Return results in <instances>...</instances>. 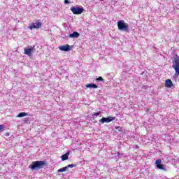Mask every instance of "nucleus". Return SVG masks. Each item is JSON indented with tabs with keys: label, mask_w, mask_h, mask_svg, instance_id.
Segmentation results:
<instances>
[{
	"label": "nucleus",
	"mask_w": 179,
	"mask_h": 179,
	"mask_svg": "<svg viewBox=\"0 0 179 179\" xmlns=\"http://www.w3.org/2000/svg\"><path fill=\"white\" fill-rule=\"evenodd\" d=\"M9 135H10V134H9V132L6 133V136H9Z\"/></svg>",
	"instance_id": "23"
},
{
	"label": "nucleus",
	"mask_w": 179,
	"mask_h": 179,
	"mask_svg": "<svg viewBox=\"0 0 179 179\" xmlns=\"http://www.w3.org/2000/svg\"><path fill=\"white\" fill-rule=\"evenodd\" d=\"M3 128H5V125L1 124L0 125V132H3Z\"/></svg>",
	"instance_id": "16"
},
{
	"label": "nucleus",
	"mask_w": 179,
	"mask_h": 179,
	"mask_svg": "<svg viewBox=\"0 0 179 179\" xmlns=\"http://www.w3.org/2000/svg\"><path fill=\"white\" fill-rule=\"evenodd\" d=\"M101 1H104V0H101Z\"/></svg>",
	"instance_id": "24"
},
{
	"label": "nucleus",
	"mask_w": 179,
	"mask_h": 179,
	"mask_svg": "<svg viewBox=\"0 0 179 179\" xmlns=\"http://www.w3.org/2000/svg\"><path fill=\"white\" fill-rule=\"evenodd\" d=\"M86 87L88 89H97L98 86L96 84L90 83V84H87Z\"/></svg>",
	"instance_id": "12"
},
{
	"label": "nucleus",
	"mask_w": 179,
	"mask_h": 179,
	"mask_svg": "<svg viewBox=\"0 0 179 179\" xmlns=\"http://www.w3.org/2000/svg\"><path fill=\"white\" fill-rule=\"evenodd\" d=\"M24 121V122H27V121H29V117L25 118Z\"/></svg>",
	"instance_id": "22"
},
{
	"label": "nucleus",
	"mask_w": 179,
	"mask_h": 179,
	"mask_svg": "<svg viewBox=\"0 0 179 179\" xmlns=\"http://www.w3.org/2000/svg\"><path fill=\"white\" fill-rule=\"evenodd\" d=\"M67 167H70L71 169H72V167H76V165H73V164H69V165H67Z\"/></svg>",
	"instance_id": "18"
},
{
	"label": "nucleus",
	"mask_w": 179,
	"mask_h": 179,
	"mask_svg": "<svg viewBox=\"0 0 179 179\" xmlns=\"http://www.w3.org/2000/svg\"><path fill=\"white\" fill-rule=\"evenodd\" d=\"M80 34L78 31H73L72 34H70L69 36L70 38H78Z\"/></svg>",
	"instance_id": "10"
},
{
	"label": "nucleus",
	"mask_w": 179,
	"mask_h": 179,
	"mask_svg": "<svg viewBox=\"0 0 179 179\" xmlns=\"http://www.w3.org/2000/svg\"><path fill=\"white\" fill-rule=\"evenodd\" d=\"M65 171V169L63 168H61L57 170V173H64Z\"/></svg>",
	"instance_id": "15"
},
{
	"label": "nucleus",
	"mask_w": 179,
	"mask_h": 179,
	"mask_svg": "<svg viewBox=\"0 0 179 179\" xmlns=\"http://www.w3.org/2000/svg\"><path fill=\"white\" fill-rule=\"evenodd\" d=\"M155 164L159 170H164V171H166L167 169L164 167V165L162 164V159H159L155 161Z\"/></svg>",
	"instance_id": "7"
},
{
	"label": "nucleus",
	"mask_w": 179,
	"mask_h": 179,
	"mask_svg": "<svg viewBox=\"0 0 179 179\" xmlns=\"http://www.w3.org/2000/svg\"><path fill=\"white\" fill-rule=\"evenodd\" d=\"M64 168V171H68V169H69V167H68V166H65V167H63Z\"/></svg>",
	"instance_id": "20"
},
{
	"label": "nucleus",
	"mask_w": 179,
	"mask_h": 179,
	"mask_svg": "<svg viewBox=\"0 0 179 179\" xmlns=\"http://www.w3.org/2000/svg\"><path fill=\"white\" fill-rule=\"evenodd\" d=\"M41 20H38L35 22H32L31 24H29V29H30V30H33V29H41Z\"/></svg>",
	"instance_id": "5"
},
{
	"label": "nucleus",
	"mask_w": 179,
	"mask_h": 179,
	"mask_svg": "<svg viewBox=\"0 0 179 179\" xmlns=\"http://www.w3.org/2000/svg\"><path fill=\"white\" fill-rule=\"evenodd\" d=\"M165 86L166 87H173V81L170 79H167L165 80Z\"/></svg>",
	"instance_id": "11"
},
{
	"label": "nucleus",
	"mask_w": 179,
	"mask_h": 179,
	"mask_svg": "<svg viewBox=\"0 0 179 179\" xmlns=\"http://www.w3.org/2000/svg\"><path fill=\"white\" fill-rule=\"evenodd\" d=\"M24 51L26 55L30 56L31 55V52L34 51V46H31L30 48H24Z\"/></svg>",
	"instance_id": "9"
},
{
	"label": "nucleus",
	"mask_w": 179,
	"mask_h": 179,
	"mask_svg": "<svg viewBox=\"0 0 179 179\" xmlns=\"http://www.w3.org/2000/svg\"><path fill=\"white\" fill-rule=\"evenodd\" d=\"M59 50H60V51H71V46L69 45V44H66L64 45H62L59 47Z\"/></svg>",
	"instance_id": "8"
},
{
	"label": "nucleus",
	"mask_w": 179,
	"mask_h": 179,
	"mask_svg": "<svg viewBox=\"0 0 179 179\" xmlns=\"http://www.w3.org/2000/svg\"><path fill=\"white\" fill-rule=\"evenodd\" d=\"M173 69H175V78L179 77V57H175L173 61Z\"/></svg>",
	"instance_id": "2"
},
{
	"label": "nucleus",
	"mask_w": 179,
	"mask_h": 179,
	"mask_svg": "<svg viewBox=\"0 0 179 179\" xmlns=\"http://www.w3.org/2000/svg\"><path fill=\"white\" fill-rule=\"evenodd\" d=\"M68 156H69V152L61 156L62 160L63 162H65V160H68Z\"/></svg>",
	"instance_id": "13"
},
{
	"label": "nucleus",
	"mask_w": 179,
	"mask_h": 179,
	"mask_svg": "<svg viewBox=\"0 0 179 179\" xmlns=\"http://www.w3.org/2000/svg\"><path fill=\"white\" fill-rule=\"evenodd\" d=\"M64 3H69V0H64Z\"/></svg>",
	"instance_id": "21"
},
{
	"label": "nucleus",
	"mask_w": 179,
	"mask_h": 179,
	"mask_svg": "<svg viewBox=\"0 0 179 179\" xmlns=\"http://www.w3.org/2000/svg\"><path fill=\"white\" fill-rule=\"evenodd\" d=\"M70 10H71L73 15H82L85 9L83 8V7L79 8V7L73 6V7H71Z\"/></svg>",
	"instance_id": "4"
},
{
	"label": "nucleus",
	"mask_w": 179,
	"mask_h": 179,
	"mask_svg": "<svg viewBox=\"0 0 179 179\" xmlns=\"http://www.w3.org/2000/svg\"><path fill=\"white\" fill-rule=\"evenodd\" d=\"M26 115H27V113H26V112H22V113H20L17 115V117L18 118H22V117H26Z\"/></svg>",
	"instance_id": "14"
},
{
	"label": "nucleus",
	"mask_w": 179,
	"mask_h": 179,
	"mask_svg": "<svg viewBox=\"0 0 179 179\" xmlns=\"http://www.w3.org/2000/svg\"><path fill=\"white\" fill-rule=\"evenodd\" d=\"M45 166H47V162L45 161H34L32 162L29 167L31 170H40V169H43Z\"/></svg>",
	"instance_id": "1"
},
{
	"label": "nucleus",
	"mask_w": 179,
	"mask_h": 179,
	"mask_svg": "<svg viewBox=\"0 0 179 179\" xmlns=\"http://www.w3.org/2000/svg\"><path fill=\"white\" fill-rule=\"evenodd\" d=\"M114 120H115V117L109 116L107 118L102 117L99 120V122H101V124H104V122L108 123V122H111V121H114Z\"/></svg>",
	"instance_id": "6"
},
{
	"label": "nucleus",
	"mask_w": 179,
	"mask_h": 179,
	"mask_svg": "<svg viewBox=\"0 0 179 179\" xmlns=\"http://www.w3.org/2000/svg\"><path fill=\"white\" fill-rule=\"evenodd\" d=\"M96 80L97 82L100 81V80H103V77H99L98 78L96 79Z\"/></svg>",
	"instance_id": "19"
},
{
	"label": "nucleus",
	"mask_w": 179,
	"mask_h": 179,
	"mask_svg": "<svg viewBox=\"0 0 179 179\" xmlns=\"http://www.w3.org/2000/svg\"><path fill=\"white\" fill-rule=\"evenodd\" d=\"M100 114H101V113L97 112V113H94L92 114V115H93V117H94V116L97 117V116L100 115Z\"/></svg>",
	"instance_id": "17"
},
{
	"label": "nucleus",
	"mask_w": 179,
	"mask_h": 179,
	"mask_svg": "<svg viewBox=\"0 0 179 179\" xmlns=\"http://www.w3.org/2000/svg\"><path fill=\"white\" fill-rule=\"evenodd\" d=\"M117 29L122 31H127L129 30V26L128 23H125L124 20H119L117 22Z\"/></svg>",
	"instance_id": "3"
}]
</instances>
